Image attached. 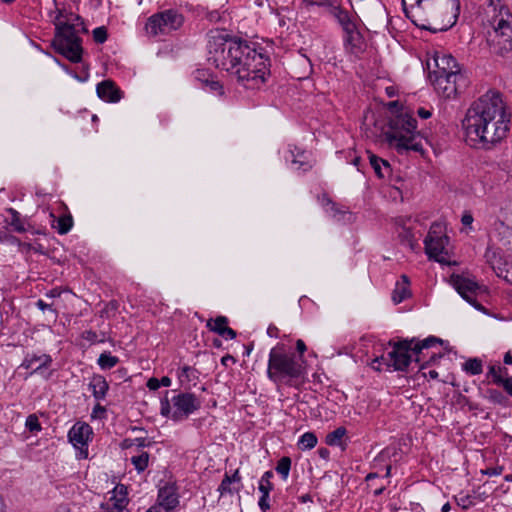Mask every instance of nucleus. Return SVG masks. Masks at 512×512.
I'll return each instance as SVG.
<instances>
[{
	"label": "nucleus",
	"instance_id": "1",
	"mask_svg": "<svg viewBox=\"0 0 512 512\" xmlns=\"http://www.w3.org/2000/svg\"><path fill=\"white\" fill-rule=\"evenodd\" d=\"M208 61L234 76L248 89L258 88L270 74L269 58L246 41L217 32L208 42Z\"/></svg>",
	"mask_w": 512,
	"mask_h": 512
},
{
	"label": "nucleus",
	"instance_id": "2",
	"mask_svg": "<svg viewBox=\"0 0 512 512\" xmlns=\"http://www.w3.org/2000/svg\"><path fill=\"white\" fill-rule=\"evenodd\" d=\"M53 21L55 26L51 46L58 54L72 63L82 61L83 47L81 34L88 32L81 16L66 9H57Z\"/></svg>",
	"mask_w": 512,
	"mask_h": 512
},
{
	"label": "nucleus",
	"instance_id": "3",
	"mask_svg": "<svg viewBox=\"0 0 512 512\" xmlns=\"http://www.w3.org/2000/svg\"><path fill=\"white\" fill-rule=\"evenodd\" d=\"M407 18L417 27L433 33L448 30L453 23L445 18L454 8L459 9V0H402Z\"/></svg>",
	"mask_w": 512,
	"mask_h": 512
},
{
	"label": "nucleus",
	"instance_id": "4",
	"mask_svg": "<svg viewBox=\"0 0 512 512\" xmlns=\"http://www.w3.org/2000/svg\"><path fill=\"white\" fill-rule=\"evenodd\" d=\"M499 92L488 91L471 103L467 109L465 117L462 120V128L465 134L466 142L471 146L478 148L482 140V135L487 132L491 112L494 109Z\"/></svg>",
	"mask_w": 512,
	"mask_h": 512
},
{
	"label": "nucleus",
	"instance_id": "5",
	"mask_svg": "<svg viewBox=\"0 0 512 512\" xmlns=\"http://www.w3.org/2000/svg\"><path fill=\"white\" fill-rule=\"evenodd\" d=\"M305 361L301 356L288 351L284 344L270 350L267 376L276 384L292 385L305 374Z\"/></svg>",
	"mask_w": 512,
	"mask_h": 512
},
{
	"label": "nucleus",
	"instance_id": "6",
	"mask_svg": "<svg viewBox=\"0 0 512 512\" xmlns=\"http://www.w3.org/2000/svg\"><path fill=\"white\" fill-rule=\"evenodd\" d=\"M389 129L384 133L388 144L394 147L398 153L408 151L423 153L420 133L416 131L417 121L409 113L401 112L393 114L388 122Z\"/></svg>",
	"mask_w": 512,
	"mask_h": 512
},
{
	"label": "nucleus",
	"instance_id": "7",
	"mask_svg": "<svg viewBox=\"0 0 512 512\" xmlns=\"http://www.w3.org/2000/svg\"><path fill=\"white\" fill-rule=\"evenodd\" d=\"M491 113V120H489L487 132H485V135H482V140L478 148L491 149L505 139L510 130V114L506 110L500 93Z\"/></svg>",
	"mask_w": 512,
	"mask_h": 512
},
{
	"label": "nucleus",
	"instance_id": "8",
	"mask_svg": "<svg viewBox=\"0 0 512 512\" xmlns=\"http://www.w3.org/2000/svg\"><path fill=\"white\" fill-rule=\"evenodd\" d=\"M415 342V338L404 339L398 342H389L393 349L388 352V358L384 356L377 357L374 359L372 367L378 371L381 370L380 363L382 361H389L396 371H406L412 360L413 348L412 345Z\"/></svg>",
	"mask_w": 512,
	"mask_h": 512
},
{
	"label": "nucleus",
	"instance_id": "9",
	"mask_svg": "<svg viewBox=\"0 0 512 512\" xmlns=\"http://www.w3.org/2000/svg\"><path fill=\"white\" fill-rule=\"evenodd\" d=\"M183 23V18L175 10H165L152 15L146 23L147 33L156 36L168 34L178 29Z\"/></svg>",
	"mask_w": 512,
	"mask_h": 512
},
{
	"label": "nucleus",
	"instance_id": "10",
	"mask_svg": "<svg viewBox=\"0 0 512 512\" xmlns=\"http://www.w3.org/2000/svg\"><path fill=\"white\" fill-rule=\"evenodd\" d=\"M435 89L445 98L455 97L468 86L469 80L463 72L449 73L430 79Z\"/></svg>",
	"mask_w": 512,
	"mask_h": 512
},
{
	"label": "nucleus",
	"instance_id": "11",
	"mask_svg": "<svg viewBox=\"0 0 512 512\" xmlns=\"http://www.w3.org/2000/svg\"><path fill=\"white\" fill-rule=\"evenodd\" d=\"M448 240L446 235H442V225L440 223L432 224L424 240L425 252L428 257L443 263L445 259L442 255L447 254L445 246L448 244Z\"/></svg>",
	"mask_w": 512,
	"mask_h": 512
},
{
	"label": "nucleus",
	"instance_id": "12",
	"mask_svg": "<svg viewBox=\"0 0 512 512\" xmlns=\"http://www.w3.org/2000/svg\"><path fill=\"white\" fill-rule=\"evenodd\" d=\"M174 411L171 418L174 421L187 419L189 415L201 408V400L193 393H179L172 398Z\"/></svg>",
	"mask_w": 512,
	"mask_h": 512
},
{
	"label": "nucleus",
	"instance_id": "13",
	"mask_svg": "<svg viewBox=\"0 0 512 512\" xmlns=\"http://www.w3.org/2000/svg\"><path fill=\"white\" fill-rule=\"evenodd\" d=\"M494 51L501 56L512 50V25L509 20L499 19L491 39Z\"/></svg>",
	"mask_w": 512,
	"mask_h": 512
},
{
	"label": "nucleus",
	"instance_id": "14",
	"mask_svg": "<svg viewBox=\"0 0 512 512\" xmlns=\"http://www.w3.org/2000/svg\"><path fill=\"white\" fill-rule=\"evenodd\" d=\"M451 281L454 288L463 299L474 306L477 310L482 311L484 309L483 306L476 301V296L481 289L480 285L476 281L462 275L455 274L451 276Z\"/></svg>",
	"mask_w": 512,
	"mask_h": 512
},
{
	"label": "nucleus",
	"instance_id": "15",
	"mask_svg": "<svg viewBox=\"0 0 512 512\" xmlns=\"http://www.w3.org/2000/svg\"><path fill=\"white\" fill-rule=\"evenodd\" d=\"M435 68L429 71V79L435 78V76H442L449 73L462 72L455 58L452 55H436L434 57Z\"/></svg>",
	"mask_w": 512,
	"mask_h": 512
},
{
	"label": "nucleus",
	"instance_id": "16",
	"mask_svg": "<svg viewBox=\"0 0 512 512\" xmlns=\"http://www.w3.org/2000/svg\"><path fill=\"white\" fill-rule=\"evenodd\" d=\"M309 4L319 5V6H327L329 9V13L337 19L339 24L342 26L343 30H351L356 26L354 22L351 20L349 13L343 10L341 7L333 5L329 2V0H305Z\"/></svg>",
	"mask_w": 512,
	"mask_h": 512
},
{
	"label": "nucleus",
	"instance_id": "17",
	"mask_svg": "<svg viewBox=\"0 0 512 512\" xmlns=\"http://www.w3.org/2000/svg\"><path fill=\"white\" fill-rule=\"evenodd\" d=\"M92 434V428L87 423H76L68 433L69 441L77 448L86 447Z\"/></svg>",
	"mask_w": 512,
	"mask_h": 512
},
{
	"label": "nucleus",
	"instance_id": "18",
	"mask_svg": "<svg viewBox=\"0 0 512 512\" xmlns=\"http://www.w3.org/2000/svg\"><path fill=\"white\" fill-rule=\"evenodd\" d=\"M96 92L100 99L110 103H117L122 98V91L112 80H104L98 83Z\"/></svg>",
	"mask_w": 512,
	"mask_h": 512
},
{
	"label": "nucleus",
	"instance_id": "19",
	"mask_svg": "<svg viewBox=\"0 0 512 512\" xmlns=\"http://www.w3.org/2000/svg\"><path fill=\"white\" fill-rule=\"evenodd\" d=\"M441 344H443V340L436 336H429L423 340H418L415 338V342L412 345L413 355L415 356L414 361L421 363L422 360H424V350H428Z\"/></svg>",
	"mask_w": 512,
	"mask_h": 512
},
{
	"label": "nucleus",
	"instance_id": "20",
	"mask_svg": "<svg viewBox=\"0 0 512 512\" xmlns=\"http://www.w3.org/2000/svg\"><path fill=\"white\" fill-rule=\"evenodd\" d=\"M52 362V358L50 355H35V354H27L24 358L21 367L25 369H32V373L39 372L42 368L50 366Z\"/></svg>",
	"mask_w": 512,
	"mask_h": 512
},
{
	"label": "nucleus",
	"instance_id": "21",
	"mask_svg": "<svg viewBox=\"0 0 512 512\" xmlns=\"http://www.w3.org/2000/svg\"><path fill=\"white\" fill-rule=\"evenodd\" d=\"M159 506L165 509L164 512H169L174 509L178 504V495L172 487H163L158 493Z\"/></svg>",
	"mask_w": 512,
	"mask_h": 512
},
{
	"label": "nucleus",
	"instance_id": "22",
	"mask_svg": "<svg viewBox=\"0 0 512 512\" xmlns=\"http://www.w3.org/2000/svg\"><path fill=\"white\" fill-rule=\"evenodd\" d=\"M344 32L346 34L344 40L346 49L353 54L361 53L364 50V43L361 34L356 29V26L351 30H346Z\"/></svg>",
	"mask_w": 512,
	"mask_h": 512
},
{
	"label": "nucleus",
	"instance_id": "23",
	"mask_svg": "<svg viewBox=\"0 0 512 512\" xmlns=\"http://www.w3.org/2000/svg\"><path fill=\"white\" fill-rule=\"evenodd\" d=\"M88 386L96 400H103L109 389V385L105 377L98 374L93 375Z\"/></svg>",
	"mask_w": 512,
	"mask_h": 512
},
{
	"label": "nucleus",
	"instance_id": "24",
	"mask_svg": "<svg viewBox=\"0 0 512 512\" xmlns=\"http://www.w3.org/2000/svg\"><path fill=\"white\" fill-rule=\"evenodd\" d=\"M368 154L370 164L379 178H385L391 173L392 169L387 160H384L371 152H368Z\"/></svg>",
	"mask_w": 512,
	"mask_h": 512
},
{
	"label": "nucleus",
	"instance_id": "25",
	"mask_svg": "<svg viewBox=\"0 0 512 512\" xmlns=\"http://www.w3.org/2000/svg\"><path fill=\"white\" fill-rule=\"evenodd\" d=\"M112 500H114L112 503L107 502L106 504H102L99 512H129L126 509L127 501L125 497H121L119 499L112 497L110 501Z\"/></svg>",
	"mask_w": 512,
	"mask_h": 512
},
{
	"label": "nucleus",
	"instance_id": "26",
	"mask_svg": "<svg viewBox=\"0 0 512 512\" xmlns=\"http://www.w3.org/2000/svg\"><path fill=\"white\" fill-rule=\"evenodd\" d=\"M345 427H338L332 432L328 433L325 438V443L329 446H340L342 439L346 435Z\"/></svg>",
	"mask_w": 512,
	"mask_h": 512
},
{
	"label": "nucleus",
	"instance_id": "27",
	"mask_svg": "<svg viewBox=\"0 0 512 512\" xmlns=\"http://www.w3.org/2000/svg\"><path fill=\"white\" fill-rule=\"evenodd\" d=\"M119 362V358L111 355L110 352H103L100 354L97 363L103 370H109L116 366Z\"/></svg>",
	"mask_w": 512,
	"mask_h": 512
},
{
	"label": "nucleus",
	"instance_id": "28",
	"mask_svg": "<svg viewBox=\"0 0 512 512\" xmlns=\"http://www.w3.org/2000/svg\"><path fill=\"white\" fill-rule=\"evenodd\" d=\"M411 293L409 287L406 284H398L396 283V287L392 293V300L395 304H399L408 297H410Z\"/></svg>",
	"mask_w": 512,
	"mask_h": 512
},
{
	"label": "nucleus",
	"instance_id": "29",
	"mask_svg": "<svg viewBox=\"0 0 512 512\" xmlns=\"http://www.w3.org/2000/svg\"><path fill=\"white\" fill-rule=\"evenodd\" d=\"M463 370L471 375H479L483 371L482 361L478 358H470L463 364Z\"/></svg>",
	"mask_w": 512,
	"mask_h": 512
},
{
	"label": "nucleus",
	"instance_id": "30",
	"mask_svg": "<svg viewBox=\"0 0 512 512\" xmlns=\"http://www.w3.org/2000/svg\"><path fill=\"white\" fill-rule=\"evenodd\" d=\"M316 444H317V437H316L315 433H313V432L304 433L299 438V441H298V447L301 450L312 449L316 446Z\"/></svg>",
	"mask_w": 512,
	"mask_h": 512
},
{
	"label": "nucleus",
	"instance_id": "31",
	"mask_svg": "<svg viewBox=\"0 0 512 512\" xmlns=\"http://www.w3.org/2000/svg\"><path fill=\"white\" fill-rule=\"evenodd\" d=\"M148 462L149 454L147 452H142L137 456L131 457V463L134 465L138 473L143 472L148 467Z\"/></svg>",
	"mask_w": 512,
	"mask_h": 512
},
{
	"label": "nucleus",
	"instance_id": "32",
	"mask_svg": "<svg viewBox=\"0 0 512 512\" xmlns=\"http://www.w3.org/2000/svg\"><path fill=\"white\" fill-rule=\"evenodd\" d=\"M228 324V319L225 316H217L215 319H209L207 321V328L210 331L215 332L219 335V331L225 328Z\"/></svg>",
	"mask_w": 512,
	"mask_h": 512
},
{
	"label": "nucleus",
	"instance_id": "33",
	"mask_svg": "<svg viewBox=\"0 0 512 512\" xmlns=\"http://www.w3.org/2000/svg\"><path fill=\"white\" fill-rule=\"evenodd\" d=\"M73 225V219L70 215L62 216L57 219V224L54 225V228L58 231L59 234H66L70 231Z\"/></svg>",
	"mask_w": 512,
	"mask_h": 512
},
{
	"label": "nucleus",
	"instance_id": "34",
	"mask_svg": "<svg viewBox=\"0 0 512 512\" xmlns=\"http://www.w3.org/2000/svg\"><path fill=\"white\" fill-rule=\"evenodd\" d=\"M485 258L494 271L501 270L502 258L495 250L487 249Z\"/></svg>",
	"mask_w": 512,
	"mask_h": 512
},
{
	"label": "nucleus",
	"instance_id": "35",
	"mask_svg": "<svg viewBox=\"0 0 512 512\" xmlns=\"http://www.w3.org/2000/svg\"><path fill=\"white\" fill-rule=\"evenodd\" d=\"M8 213L11 215L10 225L14 228V230L18 233L25 232L26 229L20 219V213L13 208H9Z\"/></svg>",
	"mask_w": 512,
	"mask_h": 512
},
{
	"label": "nucleus",
	"instance_id": "36",
	"mask_svg": "<svg viewBox=\"0 0 512 512\" xmlns=\"http://www.w3.org/2000/svg\"><path fill=\"white\" fill-rule=\"evenodd\" d=\"M291 468V459L289 457H282L277 465H276V472L279 473L284 480L288 478L289 472Z\"/></svg>",
	"mask_w": 512,
	"mask_h": 512
},
{
	"label": "nucleus",
	"instance_id": "37",
	"mask_svg": "<svg viewBox=\"0 0 512 512\" xmlns=\"http://www.w3.org/2000/svg\"><path fill=\"white\" fill-rule=\"evenodd\" d=\"M273 477V472L271 470L266 471L260 481H259V491L260 492H271L273 490V484L271 483V478Z\"/></svg>",
	"mask_w": 512,
	"mask_h": 512
},
{
	"label": "nucleus",
	"instance_id": "38",
	"mask_svg": "<svg viewBox=\"0 0 512 512\" xmlns=\"http://www.w3.org/2000/svg\"><path fill=\"white\" fill-rule=\"evenodd\" d=\"M487 393H488V399L491 402H493L495 404H499V405H506L508 399L501 391L496 390V389H488Z\"/></svg>",
	"mask_w": 512,
	"mask_h": 512
},
{
	"label": "nucleus",
	"instance_id": "39",
	"mask_svg": "<svg viewBox=\"0 0 512 512\" xmlns=\"http://www.w3.org/2000/svg\"><path fill=\"white\" fill-rule=\"evenodd\" d=\"M25 426L32 433H37L42 429L39 419L35 414H30L26 418Z\"/></svg>",
	"mask_w": 512,
	"mask_h": 512
},
{
	"label": "nucleus",
	"instance_id": "40",
	"mask_svg": "<svg viewBox=\"0 0 512 512\" xmlns=\"http://www.w3.org/2000/svg\"><path fill=\"white\" fill-rule=\"evenodd\" d=\"M292 156L294 157L292 160L293 164H298V169L302 168L304 171H307L311 168V165L306 161L305 152H299L297 156L291 151Z\"/></svg>",
	"mask_w": 512,
	"mask_h": 512
},
{
	"label": "nucleus",
	"instance_id": "41",
	"mask_svg": "<svg viewBox=\"0 0 512 512\" xmlns=\"http://www.w3.org/2000/svg\"><path fill=\"white\" fill-rule=\"evenodd\" d=\"M298 63H299V65H301L304 68V71L297 77L299 79L305 78L311 72V69H312L311 62L306 56L301 55L298 59Z\"/></svg>",
	"mask_w": 512,
	"mask_h": 512
},
{
	"label": "nucleus",
	"instance_id": "42",
	"mask_svg": "<svg viewBox=\"0 0 512 512\" xmlns=\"http://www.w3.org/2000/svg\"><path fill=\"white\" fill-rule=\"evenodd\" d=\"M107 37V30L104 26L97 27L93 30V39L96 43H104L107 40Z\"/></svg>",
	"mask_w": 512,
	"mask_h": 512
},
{
	"label": "nucleus",
	"instance_id": "43",
	"mask_svg": "<svg viewBox=\"0 0 512 512\" xmlns=\"http://www.w3.org/2000/svg\"><path fill=\"white\" fill-rule=\"evenodd\" d=\"M457 501V505L460 506L462 509L467 510L471 506L474 505L473 499L471 495H460L455 498Z\"/></svg>",
	"mask_w": 512,
	"mask_h": 512
},
{
	"label": "nucleus",
	"instance_id": "44",
	"mask_svg": "<svg viewBox=\"0 0 512 512\" xmlns=\"http://www.w3.org/2000/svg\"><path fill=\"white\" fill-rule=\"evenodd\" d=\"M487 376L492 377V381L496 385H500V383L503 382L504 379V377H502L501 374L498 373V367L495 365H491L489 367Z\"/></svg>",
	"mask_w": 512,
	"mask_h": 512
},
{
	"label": "nucleus",
	"instance_id": "45",
	"mask_svg": "<svg viewBox=\"0 0 512 512\" xmlns=\"http://www.w3.org/2000/svg\"><path fill=\"white\" fill-rule=\"evenodd\" d=\"M197 371L189 366H184L182 367L181 369V373L179 374V378L181 379V381H183V379H187L188 381H190L192 378H195L196 377V374Z\"/></svg>",
	"mask_w": 512,
	"mask_h": 512
},
{
	"label": "nucleus",
	"instance_id": "46",
	"mask_svg": "<svg viewBox=\"0 0 512 512\" xmlns=\"http://www.w3.org/2000/svg\"><path fill=\"white\" fill-rule=\"evenodd\" d=\"M218 491L221 493V495H223L224 493H232L231 480L229 479V476L227 474L221 481Z\"/></svg>",
	"mask_w": 512,
	"mask_h": 512
},
{
	"label": "nucleus",
	"instance_id": "47",
	"mask_svg": "<svg viewBox=\"0 0 512 512\" xmlns=\"http://www.w3.org/2000/svg\"><path fill=\"white\" fill-rule=\"evenodd\" d=\"M262 495L259 499V502H258V505H259V508L263 511V512H266L267 510L270 509V503H269V492H261Z\"/></svg>",
	"mask_w": 512,
	"mask_h": 512
},
{
	"label": "nucleus",
	"instance_id": "48",
	"mask_svg": "<svg viewBox=\"0 0 512 512\" xmlns=\"http://www.w3.org/2000/svg\"><path fill=\"white\" fill-rule=\"evenodd\" d=\"M205 85H206L207 87H209V89H210L211 91H216V92H218L220 95H222V94H223V87H222V85L220 84V82H219V81H217V80H213V79H211V80H206V81H205Z\"/></svg>",
	"mask_w": 512,
	"mask_h": 512
},
{
	"label": "nucleus",
	"instance_id": "49",
	"mask_svg": "<svg viewBox=\"0 0 512 512\" xmlns=\"http://www.w3.org/2000/svg\"><path fill=\"white\" fill-rule=\"evenodd\" d=\"M442 356L441 353L433 352L427 360L425 358L422 360L423 363L420 365V370L424 369L427 365L435 363L438 359L442 358Z\"/></svg>",
	"mask_w": 512,
	"mask_h": 512
},
{
	"label": "nucleus",
	"instance_id": "50",
	"mask_svg": "<svg viewBox=\"0 0 512 512\" xmlns=\"http://www.w3.org/2000/svg\"><path fill=\"white\" fill-rule=\"evenodd\" d=\"M36 306L42 310V311H45V310H49L50 312L53 313L54 315V318L57 317L58 313L55 309H53L52 307V304H47L45 301H43L42 299H39L37 302H36Z\"/></svg>",
	"mask_w": 512,
	"mask_h": 512
},
{
	"label": "nucleus",
	"instance_id": "51",
	"mask_svg": "<svg viewBox=\"0 0 512 512\" xmlns=\"http://www.w3.org/2000/svg\"><path fill=\"white\" fill-rule=\"evenodd\" d=\"M219 335L225 339H234L236 337V332L232 328L226 326L221 331H219Z\"/></svg>",
	"mask_w": 512,
	"mask_h": 512
},
{
	"label": "nucleus",
	"instance_id": "52",
	"mask_svg": "<svg viewBox=\"0 0 512 512\" xmlns=\"http://www.w3.org/2000/svg\"><path fill=\"white\" fill-rule=\"evenodd\" d=\"M502 471H503V467L497 466V467L486 468L485 470H482V473L485 475H488V476H496V475H500L502 473Z\"/></svg>",
	"mask_w": 512,
	"mask_h": 512
},
{
	"label": "nucleus",
	"instance_id": "53",
	"mask_svg": "<svg viewBox=\"0 0 512 512\" xmlns=\"http://www.w3.org/2000/svg\"><path fill=\"white\" fill-rule=\"evenodd\" d=\"M500 385H502L505 391L512 397V377H505Z\"/></svg>",
	"mask_w": 512,
	"mask_h": 512
},
{
	"label": "nucleus",
	"instance_id": "54",
	"mask_svg": "<svg viewBox=\"0 0 512 512\" xmlns=\"http://www.w3.org/2000/svg\"><path fill=\"white\" fill-rule=\"evenodd\" d=\"M83 338L87 341H90V342H96L98 341V336H97V333L94 332V331H85L83 333Z\"/></svg>",
	"mask_w": 512,
	"mask_h": 512
},
{
	"label": "nucleus",
	"instance_id": "55",
	"mask_svg": "<svg viewBox=\"0 0 512 512\" xmlns=\"http://www.w3.org/2000/svg\"><path fill=\"white\" fill-rule=\"evenodd\" d=\"M296 350L298 352L297 356H301L303 358L304 352L307 350V347L303 340L298 339L296 342Z\"/></svg>",
	"mask_w": 512,
	"mask_h": 512
},
{
	"label": "nucleus",
	"instance_id": "56",
	"mask_svg": "<svg viewBox=\"0 0 512 512\" xmlns=\"http://www.w3.org/2000/svg\"><path fill=\"white\" fill-rule=\"evenodd\" d=\"M147 387L150 390H157L160 387V382H159V380L157 378H150L147 381Z\"/></svg>",
	"mask_w": 512,
	"mask_h": 512
},
{
	"label": "nucleus",
	"instance_id": "57",
	"mask_svg": "<svg viewBox=\"0 0 512 512\" xmlns=\"http://www.w3.org/2000/svg\"><path fill=\"white\" fill-rule=\"evenodd\" d=\"M229 363H236V359L230 355V354H226L225 356H223L221 358V364L225 367H227L229 365Z\"/></svg>",
	"mask_w": 512,
	"mask_h": 512
},
{
	"label": "nucleus",
	"instance_id": "58",
	"mask_svg": "<svg viewBox=\"0 0 512 512\" xmlns=\"http://www.w3.org/2000/svg\"><path fill=\"white\" fill-rule=\"evenodd\" d=\"M170 410H171L170 403L167 399H165V401H162V403H161V414L163 416H167L170 413Z\"/></svg>",
	"mask_w": 512,
	"mask_h": 512
},
{
	"label": "nucleus",
	"instance_id": "59",
	"mask_svg": "<svg viewBox=\"0 0 512 512\" xmlns=\"http://www.w3.org/2000/svg\"><path fill=\"white\" fill-rule=\"evenodd\" d=\"M461 222L463 225L469 226L473 222V216L470 213H465L461 218Z\"/></svg>",
	"mask_w": 512,
	"mask_h": 512
},
{
	"label": "nucleus",
	"instance_id": "60",
	"mask_svg": "<svg viewBox=\"0 0 512 512\" xmlns=\"http://www.w3.org/2000/svg\"><path fill=\"white\" fill-rule=\"evenodd\" d=\"M417 114L422 119H428L432 115V113L429 110H426L425 108H419L417 110Z\"/></svg>",
	"mask_w": 512,
	"mask_h": 512
},
{
	"label": "nucleus",
	"instance_id": "61",
	"mask_svg": "<svg viewBox=\"0 0 512 512\" xmlns=\"http://www.w3.org/2000/svg\"><path fill=\"white\" fill-rule=\"evenodd\" d=\"M45 296L47 298H57L61 296V291L58 288H53L50 291H48Z\"/></svg>",
	"mask_w": 512,
	"mask_h": 512
},
{
	"label": "nucleus",
	"instance_id": "62",
	"mask_svg": "<svg viewBox=\"0 0 512 512\" xmlns=\"http://www.w3.org/2000/svg\"><path fill=\"white\" fill-rule=\"evenodd\" d=\"M317 452L319 456L324 460H328L330 457V451L327 448H319Z\"/></svg>",
	"mask_w": 512,
	"mask_h": 512
},
{
	"label": "nucleus",
	"instance_id": "63",
	"mask_svg": "<svg viewBox=\"0 0 512 512\" xmlns=\"http://www.w3.org/2000/svg\"><path fill=\"white\" fill-rule=\"evenodd\" d=\"M267 334L270 337H278V328L275 325H269L267 329Z\"/></svg>",
	"mask_w": 512,
	"mask_h": 512
},
{
	"label": "nucleus",
	"instance_id": "64",
	"mask_svg": "<svg viewBox=\"0 0 512 512\" xmlns=\"http://www.w3.org/2000/svg\"><path fill=\"white\" fill-rule=\"evenodd\" d=\"M134 442H136V445L139 448H144V447H147L149 445V443L146 442L145 438H136L134 440Z\"/></svg>",
	"mask_w": 512,
	"mask_h": 512
}]
</instances>
